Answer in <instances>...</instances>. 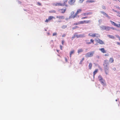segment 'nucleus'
<instances>
[{
	"mask_svg": "<svg viewBox=\"0 0 120 120\" xmlns=\"http://www.w3.org/2000/svg\"><path fill=\"white\" fill-rule=\"evenodd\" d=\"M91 34V33H89L88 34V36L91 37H95V35L96 34V33L93 34H92L91 35H90V34Z\"/></svg>",
	"mask_w": 120,
	"mask_h": 120,
	"instance_id": "ddd939ff",
	"label": "nucleus"
},
{
	"mask_svg": "<svg viewBox=\"0 0 120 120\" xmlns=\"http://www.w3.org/2000/svg\"><path fill=\"white\" fill-rule=\"evenodd\" d=\"M37 4L39 6H41V3L39 2H37Z\"/></svg>",
	"mask_w": 120,
	"mask_h": 120,
	"instance_id": "c03bdc74",
	"label": "nucleus"
},
{
	"mask_svg": "<svg viewBox=\"0 0 120 120\" xmlns=\"http://www.w3.org/2000/svg\"><path fill=\"white\" fill-rule=\"evenodd\" d=\"M96 57L97 58L99 59L100 58V56H96Z\"/></svg>",
	"mask_w": 120,
	"mask_h": 120,
	"instance_id": "de8ad7c7",
	"label": "nucleus"
},
{
	"mask_svg": "<svg viewBox=\"0 0 120 120\" xmlns=\"http://www.w3.org/2000/svg\"><path fill=\"white\" fill-rule=\"evenodd\" d=\"M101 7L103 9H106L105 7L103 5Z\"/></svg>",
	"mask_w": 120,
	"mask_h": 120,
	"instance_id": "f704fd0d",
	"label": "nucleus"
},
{
	"mask_svg": "<svg viewBox=\"0 0 120 120\" xmlns=\"http://www.w3.org/2000/svg\"><path fill=\"white\" fill-rule=\"evenodd\" d=\"M109 64V62L108 60H104L103 65L104 66V69L105 73L106 75L108 74V73L109 72V68L107 66Z\"/></svg>",
	"mask_w": 120,
	"mask_h": 120,
	"instance_id": "f257e3e1",
	"label": "nucleus"
},
{
	"mask_svg": "<svg viewBox=\"0 0 120 120\" xmlns=\"http://www.w3.org/2000/svg\"><path fill=\"white\" fill-rule=\"evenodd\" d=\"M79 27L77 26H76L75 27H74L72 28L73 30L75 29L76 28H78Z\"/></svg>",
	"mask_w": 120,
	"mask_h": 120,
	"instance_id": "72a5a7b5",
	"label": "nucleus"
},
{
	"mask_svg": "<svg viewBox=\"0 0 120 120\" xmlns=\"http://www.w3.org/2000/svg\"><path fill=\"white\" fill-rule=\"evenodd\" d=\"M116 43L118 45H120V43L119 42H116Z\"/></svg>",
	"mask_w": 120,
	"mask_h": 120,
	"instance_id": "09e8293b",
	"label": "nucleus"
},
{
	"mask_svg": "<svg viewBox=\"0 0 120 120\" xmlns=\"http://www.w3.org/2000/svg\"><path fill=\"white\" fill-rule=\"evenodd\" d=\"M87 18V17H82V19H85L86 18Z\"/></svg>",
	"mask_w": 120,
	"mask_h": 120,
	"instance_id": "3c124183",
	"label": "nucleus"
},
{
	"mask_svg": "<svg viewBox=\"0 0 120 120\" xmlns=\"http://www.w3.org/2000/svg\"><path fill=\"white\" fill-rule=\"evenodd\" d=\"M83 51V50L82 49H79L78 50V53H79L81 52H82Z\"/></svg>",
	"mask_w": 120,
	"mask_h": 120,
	"instance_id": "bb28decb",
	"label": "nucleus"
},
{
	"mask_svg": "<svg viewBox=\"0 0 120 120\" xmlns=\"http://www.w3.org/2000/svg\"><path fill=\"white\" fill-rule=\"evenodd\" d=\"M98 69H96L93 72V77L94 78V75H95L98 72Z\"/></svg>",
	"mask_w": 120,
	"mask_h": 120,
	"instance_id": "f3484780",
	"label": "nucleus"
},
{
	"mask_svg": "<svg viewBox=\"0 0 120 120\" xmlns=\"http://www.w3.org/2000/svg\"><path fill=\"white\" fill-rule=\"evenodd\" d=\"M75 2H74L72 0H70V1H69L68 2V3L69 4L71 5H73V4Z\"/></svg>",
	"mask_w": 120,
	"mask_h": 120,
	"instance_id": "2eb2a0df",
	"label": "nucleus"
},
{
	"mask_svg": "<svg viewBox=\"0 0 120 120\" xmlns=\"http://www.w3.org/2000/svg\"><path fill=\"white\" fill-rule=\"evenodd\" d=\"M116 7L119 10V9H120V8L118 6H116Z\"/></svg>",
	"mask_w": 120,
	"mask_h": 120,
	"instance_id": "49530a36",
	"label": "nucleus"
},
{
	"mask_svg": "<svg viewBox=\"0 0 120 120\" xmlns=\"http://www.w3.org/2000/svg\"><path fill=\"white\" fill-rule=\"evenodd\" d=\"M76 33L74 34V36L72 38V40L74 38H75V37H76Z\"/></svg>",
	"mask_w": 120,
	"mask_h": 120,
	"instance_id": "2f4dec72",
	"label": "nucleus"
},
{
	"mask_svg": "<svg viewBox=\"0 0 120 120\" xmlns=\"http://www.w3.org/2000/svg\"><path fill=\"white\" fill-rule=\"evenodd\" d=\"M84 0H79V3H82Z\"/></svg>",
	"mask_w": 120,
	"mask_h": 120,
	"instance_id": "58836bf2",
	"label": "nucleus"
},
{
	"mask_svg": "<svg viewBox=\"0 0 120 120\" xmlns=\"http://www.w3.org/2000/svg\"><path fill=\"white\" fill-rule=\"evenodd\" d=\"M102 22V20L101 19H100L98 21L99 22V25H100L101 24V23Z\"/></svg>",
	"mask_w": 120,
	"mask_h": 120,
	"instance_id": "7c9ffc66",
	"label": "nucleus"
},
{
	"mask_svg": "<svg viewBox=\"0 0 120 120\" xmlns=\"http://www.w3.org/2000/svg\"><path fill=\"white\" fill-rule=\"evenodd\" d=\"M66 36V35L65 34H63V35L62 36V37H65Z\"/></svg>",
	"mask_w": 120,
	"mask_h": 120,
	"instance_id": "603ef678",
	"label": "nucleus"
},
{
	"mask_svg": "<svg viewBox=\"0 0 120 120\" xmlns=\"http://www.w3.org/2000/svg\"><path fill=\"white\" fill-rule=\"evenodd\" d=\"M56 33H53V36H55V35H56Z\"/></svg>",
	"mask_w": 120,
	"mask_h": 120,
	"instance_id": "8fccbe9b",
	"label": "nucleus"
},
{
	"mask_svg": "<svg viewBox=\"0 0 120 120\" xmlns=\"http://www.w3.org/2000/svg\"><path fill=\"white\" fill-rule=\"evenodd\" d=\"M75 51L74 50L71 51L70 52V57H71V55L73 54L74 52Z\"/></svg>",
	"mask_w": 120,
	"mask_h": 120,
	"instance_id": "a878e982",
	"label": "nucleus"
},
{
	"mask_svg": "<svg viewBox=\"0 0 120 120\" xmlns=\"http://www.w3.org/2000/svg\"><path fill=\"white\" fill-rule=\"evenodd\" d=\"M64 18V17L63 16H60V19H63Z\"/></svg>",
	"mask_w": 120,
	"mask_h": 120,
	"instance_id": "79ce46f5",
	"label": "nucleus"
},
{
	"mask_svg": "<svg viewBox=\"0 0 120 120\" xmlns=\"http://www.w3.org/2000/svg\"><path fill=\"white\" fill-rule=\"evenodd\" d=\"M86 43L87 44H90L91 43V42H89V40H86Z\"/></svg>",
	"mask_w": 120,
	"mask_h": 120,
	"instance_id": "cd10ccee",
	"label": "nucleus"
},
{
	"mask_svg": "<svg viewBox=\"0 0 120 120\" xmlns=\"http://www.w3.org/2000/svg\"><path fill=\"white\" fill-rule=\"evenodd\" d=\"M98 79L99 80V81L103 79L102 76L100 75H99L98 76Z\"/></svg>",
	"mask_w": 120,
	"mask_h": 120,
	"instance_id": "4be33fe9",
	"label": "nucleus"
},
{
	"mask_svg": "<svg viewBox=\"0 0 120 120\" xmlns=\"http://www.w3.org/2000/svg\"><path fill=\"white\" fill-rule=\"evenodd\" d=\"M74 13L75 12L73 11L71 12V15L69 17V18L70 19L72 18L74 19L76 16V15H75V14L74 15Z\"/></svg>",
	"mask_w": 120,
	"mask_h": 120,
	"instance_id": "20e7f679",
	"label": "nucleus"
},
{
	"mask_svg": "<svg viewBox=\"0 0 120 120\" xmlns=\"http://www.w3.org/2000/svg\"><path fill=\"white\" fill-rule=\"evenodd\" d=\"M90 14L91 13H83L82 14V15L84 16H86Z\"/></svg>",
	"mask_w": 120,
	"mask_h": 120,
	"instance_id": "dca6fc26",
	"label": "nucleus"
},
{
	"mask_svg": "<svg viewBox=\"0 0 120 120\" xmlns=\"http://www.w3.org/2000/svg\"><path fill=\"white\" fill-rule=\"evenodd\" d=\"M65 5V6H66V7H67V6H67V5Z\"/></svg>",
	"mask_w": 120,
	"mask_h": 120,
	"instance_id": "774afa93",
	"label": "nucleus"
},
{
	"mask_svg": "<svg viewBox=\"0 0 120 120\" xmlns=\"http://www.w3.org/2000/svg\"><path fill=\"white\" fill-rule=\"evenodd\" d=\"M65 60L66 61H67V59L66 58H65Z\"/></svg>",
	"mask_w": 120,
	"mask_h": 120,
	"instance_id": "0e129e2a",
	"label": "nucleus"
},
{
	"mask_svg": "<svg viewBox=\"0 0 120 120\" xmlns=\"http://www.w3.org/2000/svg\"><path fill=\"white\" fill-rule=\"evenodd\" d=\"M112 10L114 11H115L117 13H118H118H119V11H117L115 10L114 9H112Z\"/></svg>",
	"mask_w": 120,
	"mask_h": 120,
	"instance_id": "a19ab883",
	"label": "nucleus"
},
{
	"mask_svg": "<svg viewBox=\"0 0 120 120\" xmlns=\"http://www.w3.org/2000/svg\"><path fill=\"white\" fill-rule=\"evenodd\" d=\"M53 5L54 6H56L58 5L59 6L60 5V3H54L53 4Z\"/></svg>",
	"mask_w": 120,
	"mask_h": 120,
	"instance_id": "412c9836",
	"label": "nucleus"
},
{
	"mask_svg": "<svg viewBox=\"0 0 120 120\" xmlns=\"http://www.w3.org/2000/svg\"><path fill=\"white\" fill-rule=\"evenodd\" d=\"M107 36L109 37V38H110L112 39H115V37L113 35H107Z\"/></svg>",
	"mask_w": 120,
	"mask_h": 120,
	"instance_id": "9b49d317",
	"label": "nucleus"
},
{
	"mask_svg": "<svg viewBox=\"0 0 120 120\" xmlns=\"http://www.w3.org/2000/svg\"><path fill=\"white\" fill-rule=\"evenodd\" d=\"M62 46L60 45V49L62 50Z\"/></svg>",
	"mask_w": 120,
	"mask_h": 120,
	"instance_id": "052dcab7",
	"label": "nucleus"
},
{
	"mask_svg": "<svg viewBox=\"0 0 120 120\" xmlns=\"http://www.w3.org/2000/svg\"><path fill=\"white\" fill-rule=\"evenodd\" d=\"M95 2V1L93 0H88L86 1V3H92Z\"/></svg>",
	"mask_w": 120,
	"mask_h": 120,
	"instance_id": "6ab92c4d",
	"label": "nucleus"
},
{
	"mask_svg": "<svg viewBox=\"0 0 120 120\" xmlns=\"http://www.w3.org/2000/svg\"><path fill=\"white\" fill-rule=\"evenodd\" d=\"M116 36L118 38H120V37L118 35H116Z\"/></svg>",
	"mask_w": 120,
	"mask_h": 120,
	"instance_id": "5fc2aeb1",
	"label": "nucleus"
},
{
	"mask_svg": "<svg viewBox=\"0 0 120 120\" xmlns=\"http://www.w3.org/2000/svg\"><path fill=\"white\" fill-rule=\"evenodd\" d=\"M57 52H59V50H57Z\"/></svg>",
	"mask_w": 120,
	"mask_h": 120,
	"instance_id": "69168bd1",
	"label": "nucleus"
},
{
	"mask_svg": "<svg viewBox=\"0 0 120 120\" xmlns=\"http://www.w3.org/2000/svg\"><path fill=\"white\" fill-rule=\"evenodd\" d=\"M112 29L113 30L114 29L113 27L106 26V28L105 30H106V31H109L110 30V29Z\"/></svg>",
	"mask_w": 120,
	"mask_h": 120,
	"instance_id": "0eeeda50",
	"label": "nucleus"
},
{
	"mask_svg": "<svg viewBox=\"0 0 120 120\" xmlns=\"http://www.w3.org/2000/svg\"><path fill=\"white\" fill-rule=\"evenodd\" d=\"M54 11H49V12L50 13H52V12H53Z\"/></svg>",
	"mask_w": 120,
	"mask_h": 120,
	"instance_id": "13d9d810",
	"label": "nucleus"
},
{
	"mask_svg": "<svg viewBox=\"0 0 120 120\" xmlns=\"http://www.w3.org/2000/svg\"><path fill=\"white\" fill-rule=\"evenodd\" d=\"M54 18V17H53L52 16H50L48 18V19H46V20H45V22H48L51 19H52Z\"/></svg>",
	"mask_w": 120,
	"mask_h": 120,
	"instance_id": "423d86ee",
	"label": "nucleus"
},
{
	"mask_svg": "<svg viewBox=\"0 0 120 120\" xmlns=\"http://www.w3.org/2000/svg\"><path fill=\"white\" fill-rule=\"evenodd\" d=\"M97 42L100 44L102 45L104 44V42L102 40L99 39H96Z\"/></svg>",
	"mask_w": 120,
	"mask_h": 120,
	"instance_id": "39448f33",
	"label": "nucleus"
},
{
	"mask_svg": "<svg viewBox=\"0 0 120 120\" xmlns=\"http://www.w3.org/2000/svg\"><path fill=\"white\" fill-rule=\"evenodd\" d=\"M105 16L107 17L109 19H110V17L107 14H106V13L105 14V15H104Z\"/></svg>",
	"mask_w": 120,
	"mask_h": 120,
	"instance_id": "473e14b6",
	"label": "nucleus"
},
{
	"mask_svg": "<svg viewBox=\"0 0 120 120\" xmlns=\"http://www.w3.org/2000/svg\"><path fill=\"white\" fill-rule=\"evenodd\" d=\"M81 11L82 10L81 9H79L76 12L75 14V15L76 16L78 14L80 13Z\"/></svg>",
	"mask_w": 120,
	"mask_h": 120,
	"instance_id": "9d476101",
	"label": "nucleus"
},
{
	"mask_svg": "<svg viewBox=\"0 0 120 120\" xmlns=\"http://www.w3.org/2000/svg\"><path fill=\"white\" fill-rule=\"evenodd\" d=\"M100 27L101 28V30H105L106 28V26L102 25L100 26Z\"/></svg>",
	"mask_w": 120,
	"mask_h": 120,
	"instance_id": "1a4fd4ad",
	"label": "nucleus"
},
{
	"mask_svg": "<svg viewBox=\"0 0 120 120\" xmlns=\"http://www.w3.org/2000/svg\"><path fill=\"white\" fill-rule=\"evenodd\" d=\"M67 27V26L66 25H63L62 27V28L63 29H65Z\"/></svg>",
	"mask_w": 120,
	"mask_h": 120,
	"instance_id": "e433bc0d",
	"label": "nucleus"
},
{
	"mask_svg": "<svg viewBox=\"0 0 120 120\" xmlns=\"http://www.w3.org/2000/svg\"><path fill=\"white\" fill-rule=\"evenodd\" d=\"M116 26L118 27H120V23L119 24H116Z\"/></svg>",
	"mask_w": 120,
	"mask_h": 120,
	"instance_id": "ea45409f",
	"label": "nucleus"
},
{
	"mask_svg": "<svg viewBox=\"0 0 120 120\" xmlns=\"http://www.w3.org/2000/svg\"><path fill=\"white\" fill-rule=\"evenodd\" d=\"M96 34L95 35V37H100V35L99 34Z\"/></svg>",
	"mask_w": 120,
	"mask_h": 120,
	"instance_id": "4c0bfd02",
	"label": "nucleus"
},
{
	"mask_svg": "<svg viewBox=\"0 0 120 120\" xmlns=\"http://www.w3.org/2000/svg\"><path fill=\"white\" fill-rule=\"evenodd\" d=\"M76 37L77 38H80L84 37H85V34H77V33H76Z\"/></svg>",
	"mask_w": 120,
	"mask_h": 120,
	"instance_id": "7ed1b4c3",
	"label": "nucleus"
},
{
	"mask_svg": "<svg viewBox=\"0 0 120 120\" xmlns=\"http://www.w3.org/2000/svg\"><path fill=\"white\" fill-rule=\"evenodd\" d=\"M66 9V8L61 9V10L62 11L61 12V13H64Z\"/></svg>",
	"mask_w": 120,
	"mask_h": 120,
	"instance_id": "4468645a",
	"label": "nucleus"
},
{
	"mask_svg": "<svg viewBox=\"0 0 120 120\" xmlns=\"http://www.w3.org/2000/svg\"><path fill=\"white\" fill-rule=\"evenodd\" d=\"M100 13L103 14L104 15H105L106 13L103 11H100Z\"/></svg>",
	"mask_w": 120,
	"mask_h": 120,
	"instance_id": "c756f323",
	"label": "nucleus"
},
{
	"mask_svg": "<svg viewBox=\"0 0 120 120\" xmlns=\"http://www.w3.org/2000/svg\"><path fill=\"white\" fill-rule=\"evenodd\" d=\"M114 60L113 58H111L110 59L109 61V62L111 63H112L113 62Z\"/></svg>",
	"mask_w": 120,
	"mask_h": 120,
	"instance_id": "aec40b11",
	"label": "nucleus"
},
{
	"mask_svg": "<svg viewBox=\"0 0 120 120\" xmlns=\"http://www.w3.org/2000/svg\"><path fill=\"white\" fill-rule=\"evenodd\" d=\"M92 66V64L91 63H90L89 65V69H91Z\"/></svg>",
	"mask_w": 120,
	"mask_h": 120,
	"instance_id": "5701e85b",
	"label": "nucleus"
},
{
	"mask_svg": "<svg viewBox=\"0 0 120 120\" xmlns=\"http://www.w3.org/2000/svg\"><path fill=\"white\" fill-rule=\"evenodd\" d=\"M64 40H62V42H61V43H62V44L63 45H64Z\"/></svg>",
	"mask_w": 120,
	"mask_h": 120,
	"instance_id": "a18cd8bd",
	"label": "nucleus"
},
{
	"mask_svg": "<svg viewBox=\"0 0 120 120\" xmlns=\"http://www.w3.org/2000/svg\"><path fill=\"white\" fill-rule=\"evenodd\" d=\"M68 0H64V3L63 4H62L60 3V6L64 5L65 4L67 3V1Z\"/></svg>",
	"mask_w": 120,
	"mask_h": 120,
	"instance_id": "a211bd4d",
	"label": "nucleus"
},
{
	"mask_svg": "<svg viewBox=\"0 0 120 120\" xmlns=\"http://www.w3.org/2000/svg\"><path fill=\"white\" fill-rule=\"evenodd\" d=\"M100 82H101L102 85L103 86H105V85L106 84L105 81L104 79H102V80L100 81Z\"/></svg>",
	"mask_w": 120,
	"mask_h": 120,
	"instance_id": "6e6552de",
	"label": "nucleus"
},
{
	"mask_svg": "<svg viewBox=\"0 0 120 120\" xmlns=\"http://www.w3.org/2000/svg\"><path fill=\"white\" fill-rule=\"evenodd\" d=\"M99 50H101V52L103 53H106V51L105 50L104 48H103L99 49Z\"/></svg>",
	"mask_w": 120,
	"mask_h": 120,
	"instance_id": "f8f14e48",
	"label": "nucleus"
},
{
	"mask_svg": "<svg viewBox=\"0 0 120 120\" xmlns=\"http://www.w3.org/2000/svg\"><path fill=\"white\" fill-rule=\"evenodd\" d=\"M84 60V58H83L82 59V60L80 61V62L79 63V64H82V61H83Z\"/></svg>",
	"mask_w": 120,
	"mask_h": 120,
	"instance_id": "c85d7f7f",
	"label": "nucleus"
},
{
	"mask_svg": "<svg viewBox=\"0 0 120 120\" xmlns=\"http://www.w3.org/2000/svg\"><path fill=\"white\" fill-rule=\"evenodd\" d=\"M91 22V21L90 20H85V23H90Z\"/></svg>",
	"mask_w": 120,
	"mask_h": 120,
	"instance_id": "393cba45",
	"label": "nucleus"
},
{
	"mask_svg": "<svg viewBox=\"0 0 120 120\" xmlns=\"http://www.w3.org/2000/svg\"><path fill=\"white\" fill-rule=\"evenodd\" d=\"M81 24H83L85 23V20L80 21Z\"/></svg>",
	"mask_w": 120,
	"mask_h": 120,
	"instance_id": "c9c22d12",
	"label": "nucleus"
},
{
	"mask_svg": "<svg viewBox=\"0 0 120 120\" xmlns=\"http://www.w3.org/2000/svg\"><path fill=\"white\" fill-rule=\"evenodd\" d=\"M77 23L78 24V25L81 24L80 23V21L79 22H77Z\"/></svg>",
	"mask_w": 120,
	"mask_h": 120,
	"instance_id": "864d4df0",
	"label": "nucleus"
},
{
	"mask_svg": "<svg viewBox=\"0 0 120 120\" xmlns=\"http://www.w3.org/2000/svg\"><path fill=\"white\" fill-rule=\"evenodd\" d=\"M94 40H92V39H91L90 40V42L91 43H93L94 42Z\"/></svg>",
	"mask_w": 120,
	"mask_h": 120,
	"instance_id": "37998d69",
	"label": "nucleus"
},
{
	"mask_svg": "<svg viewBox=\"0 0 120 120\" xmlns=\"http://www.w3.org/2000/svg\"><path fill=\"white\" fill-rule=\"evenodd\" d=\"M94 53V51H92L87 53L85 55L86 57H90L92 56Z\"/></svg>",
	"mask_w": 120,
	"mask_h": 120,
	"instance_id": "f03ea898",
	"label": "nucleus"
},
{
	"mask_svg": "<svg viewBox=\"0 0 120 120\" xmlns=\"http://www.w3.org/2000/svg\"><path fill=\"white\" fill-rule=\"evenodd\" d=\"M110 22H111L112 24V25H113L115 26H116V23L112 21L111 20H110Z\"/></svg>",
	"mask_w": 120,
	"mask_h": 120,
	"instance_id": "b1692460",
	"label": "nucleus"
},
{
	"mask_svg": "<svg viewBox=\"0 0 120 120\" xmlns=\"http://www.w3.org/2000/svg\"><path fill=\"white\" fill-rule=\"evenodd\" d=\"M68 18H66V19L67 20H68Z\"/></svg>",
	"mask_w": 120,
	"mask_h": 120,
	"instance_id": "e2e57ef3",
	"label": "nucleus"
},
{
	"mask_svg": "<svg viewBox=\"0 0 120 120\" xmlns=\"http://www.w3.org/2000/svg\"><path fill=\"white\" fill-rule=\"evenodd\" d=\"M74 25H78V24L77 23H75V24H74Z\"/></svg>",
	"mask_w": 120,
	"mask_h": 120,
	"instance_id": "bf43d9fd",
	"label": "nucleus"
},
{
	"mask_svg": "<svg viewBox=\"0 0 120 120\" xmlns=\"http://www.w3.org/2000/svg\"><path fill=\"white\" fill-rule=\"evenodd\" d=\"M72 0L75 2V0Z\"/></svg>",
	"mask_w": 120,
	"mask_h": 120,
	"instance_id": "680f3d73",
	"label": "nucleus"
},
{
	"mask_svg": "<svg viewBox=\"0 0 120 120\" xmlns=\"http://www.w3.org/2000/svg\"><path fill=\"white\" fill-rule=\"evenodd\" d=\"M109 54H105V56H109Z\"/></svg>",
	"mask_w": 120,
	"mask_h": 120,
	"instance_id": "6e6d98bb",
	"label": "nucleus"
},
{
	"mask_svg": "<svg viewBox=\"0 0 120 120\" xmlns=\"http://www.w3.org/2000/svg\"><path fill=\"white\" fill-rule=\"evenodd\" d=\"M116 101H117V99H116Z\"/></svg>",
	"mask_w": 120,
	"mask_h": 120,
	"instance_id": "338daca9",
	"label": "nucleus"
},
{
	"mask_svg": "<svg viewBox=\"0 0 120 120\" xmlns=\"http://www.w3.org/2000/svg\"><path fill=\"white\" fill-rule=\"evenodd\" d=\"M113 70H114V71H115V70H116V68H113Z\"/></svg>",
	"mask_w": 120,
	"mask_h": 120,
	"instance_id": "4d7b16f0",
	"label": "nucleus"
}]
</instances>
